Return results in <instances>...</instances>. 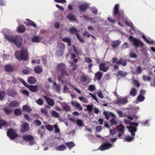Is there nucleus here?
Wrapping results in <instances>:
<instances>
[{
	"label": "nucleus",
	"mask_w": 155,
	"mask_h": 155,
	"mask_svg": "<svg viewBox=\"0 0 155 155\" xmlns=\"http://www.w3.org/2000/svg\"><path fill=\"white\" fill-rule=\"evenodd\" d=\"M28 88L32 92H36L38 90V87L36 85H30L29 86Z\"/></svg>",
	"instance_id": "2f4dec72"
},
{
	"label": "nucleus",
	"mask_w": 155,
	"mask_h": 155,
	"mask_svg": "<svg viewBox=\"0 0 155 155\" xmlns=\"http://www.w3.org/2000/svg\"><path fill=\"white\" fill-rule=\"evenodd\" d=\"M66 148V147L65 145L63 144H61L56 149L57 150L63 151L65 150Z\"/></svg>",
	"instance_id": "c9c22d12"
},
{
	"label": "nucleus",
	"mask_w": 155,
	"mask_h": 155,
	"mask_svg": "<svg viewBox=\"0 0 155 155\" xmlns=\"http://www.w3.org/2000/svg\"><path fill=\"white\" fill-rule=\"evenodd\" d=\"M71 66L72 67V70L73 71H74L77 67V65L76 64H74L73 62L71 63Z\"/></svg>",
	"instance_id": "e2e57ef3"
},
{
	"label": "nucleus",
	"mask_w": 155,
	"mask_h": 155,
	"mask_svg": "<svg viewBox=\"0 0 155 155\" xmlns=\"http://www.w3.org/2000/svg\"><path fill=\"white\" fill-rule=\"evenodd\" d=\"M7 135L12 140H14L18 137L17 132L11 128L8 129L7 131Z\"/></svg>",
	"instance_id": "423d86ee"
},
{
	"label": "nucleus",
	"mask_w": 155,
	"mask_h": 155,
	"mask_svg": "<svg viewBox=\"0 0 155 155\" xmlns=\"http://www.w3.org/2000/svg\"><path fill=\"white\" fill-rule=\"evenodd\" d=\"M6 38L8 41L13 43L17 48H20L21 47L23 43V40L21 37L19 35H8Z\"/></svg>",
	"instance_id": "f03ea898"
},
{
	"label": "nucleus",
	"mask_w": 155,
	"mask_h": 155,
	"mask_svg": "<svg viewBox=\"0 0 155 155\" xmlns=\"http://www.w3.org/2000/svg\"><path fill=\"white\" fill-rule=\"evenodd\" d=\"M133 137H132L129 136H127L126 137L125 140L127 141L130 142L133 140Z\"/></svg>",
	"instance_id": "3c124183"
},
{
	"label": "nucleus",
	"mask_w": 155,
	"mask_h": 155,
	"mask_svg": "<svg viewBox=\"0 0 155 155\" xmlns=\"http://www.w3.org/2000/svg\"><path fill=\"white\" fill-rule=\"evenodd\" d=\"M113 15L114 17L117 18L118 21H121L122 22L124 21L127 26H133L132 23L128 21L124 16L123 11H119L118 4L115 5L114 7Z\"/></svg>",
	"instance_id": "f257e3e1"
},
{
	"label": "nucleus",
	"mask_w": 155,
	"mask_h": 155,
	"mask_svg": "<svg viewBox=\"0 0 155 155\" xmlns=\"http://www.w3.org/2000/svg\"><path fill=\"white\" fill-rule=\"evenodd\" d=\"M25 24L27 25L32 26L35 28H37L36 24L33 21L28 19H26V21L25 22Z\"/></svg>",
	"instance_id": "a211bd4d"
},
{
	"label": "nucleus",
	"mask_w": 155,
	"mask_h": 155,
	"mask_svg": "<svg viewBox=\"0 0 155 155\" xmlns=\"http://www.w3.org/2000/svg\"><path fill=\"white\" fill-rule=\"evenodd\" d=\"M120 42L119 40L113 41L111 43V45L113 48H115L118 47L120 45Z\"/></svg>",
	"instance_id": "7c9ffc66"
},
{
	"label": "nucleus",
	"mask_w": 155,
	"mask_h": 155,
	"mask_svg": "<svg viewBox=\"0 0 155 155\" xmlns=\"http://www.w3.org/2000/svg\"><path fill=\"white\" fill-rule=\"evenodd\" d=\"M133 84H134L135 86L136 87H139L140 86V84L138 81L137 80H133Z\"/></svg>",
	"instance_id": "a18cd8bd"
},
{
	"label": "nucleus",
	"mask_w": 155,
	"mask_h": 155,
	"mask_svg": "<svg viewBox=\"0 0 155 155\" xmlns=\"http://www.w3.org/2000/svg\"><path fill=\"white\" fill-rule=\"evenodd\" d=\"M65 66L62 63L59 64L57 66V69L59 71L61 72V76L63 77L64 75H67L66 72L65 70Z\"/></svg>",
	"instance_id": "6e6552de"
},
{
	"label": "nucleus",
	"mask_w": 155,
	"mask_h": 155,
	"mask_svg": "<svg viewBox=\"0 0 155 155\" xmlns=\"http://www.w3.org/2000/svg\"><path fill=\"white\" fill-rule=\"evenodd\" d=\"M142 71V69L140 66H138L137 67L136 69V72L138 74H140Z\"/></svg>",
	"instance_id": "864d4df0"
},
{
	"label": "nucleus",
	"mask_w": 155,
	"mask_h": 155,
	"mask_svg": "<svg viewBox=\"0 0 155 155\" xmlns=\"http://www.w3.org/2000/svg\"><path fill=\"white\" fill-rule=\"evenodd\" d=\"M14 113L16 115H21V111L18 108L16 109L15 110Z\"/></svg>",
	"instance_id": "09e8293b"
},
{
	"label": "nucleus",
	"mask_w": 155,
	"mask_h": 155,
	"mask_svg": "<svg viewBox=\"0 0 155 155\" xmlns=\"http://www.w3.org/2000/svg\"><path fill=\"white\" fill-rule=\"evenodd\" d=\"M22 138L23 140L26 141H30L29 144L32 145L34 143L33 141L35 140L34 138L30 135H25L23 136Z\"/></svg>",
	"instance_id": "1a4fd4ad"
},
{
	"label": "nucleus",
	"mask_w": 155,
	"mask_h": 155,
	"mask_svg": "<svg viewBox=\"0 0 155 155\" xmlns=\"http://www.w3.org/2000/svg\"><path fill=\"white\" fill-rule=\"evenodd\" d=\"M34 123L37 126H40L41 125V122L38 120H35L34 121Z\"/></svg>",
	"instance_id": "13d9d810"
},
{
	"label": "nucleus",
	"mask_w": 155,
	"mask_h": 155,
	"mask_svg": "<svg viewBox=\"0 0 155 155\" xmlns=\"http://www.w3.org/2000/svg\"><path fill=\"white\" fill-rule=\"evenodd\" d=\"M53 127L55 129V133H60V130L59 128L58 127V126L56 124H55L53 126Z\"/></svg>",
	"instance_id": "603ef678"
},
{
	"label": "nucleus",
	"mask_w": 155,
	"mask_h": 155,
	"mask_svg": "<svg viewBox=\"0 0 155 155\" xmlns=\"http://www.w3.org/2000/svg\"><path fill=\"white\" fill-rule=\"evenodd\" d=\"M17 30L18 32L23 33L25 31V28L24 26L20 25L18 27Z\"/></svg>",
	"instance_id": "f704fd0d"
},
{
	"label": "nucleus",
	"mask_w": 155,
	"mask_h": 155,
	"mask_svg": "<svg viewBox=\"0 0 155 155\" xmlns=\"http://www.w3.org/2000/svg\"><path fill=\"white\" fill-rule=\"evenodd\" d=\"M71 104L73 106L79 109L80 110H82L83 108L81 104L76 101H72Z\"/></svg>",
	"instance_id": "412c9836"
},
{
	"label": "nucleus",
	"mask_w": 155,
	"mask_h": 155,
	"mask_svg": "<svg viewBox=\"0 0 155 155\" xmlns=\"http://www.w3.org/2000/svg\"><path fill=\"white\" fill-rule=\"evenodd\" d=\"M36 103L38 104L41 105L43 104L44 102L41 99L39 98L36 101Z\"/></svg>",
	"instance_id": "052dcab7"
},
{
	"label": "nucleus",
	"mask_w": 155,
	"mask_h": 155,
	"mask_svg": "<svg viewBox=\"0 0 155 155\" xmlns=\"http://www.w3.org/2000/svg\"><path fill=\"white\" fill-rule=\"evenodd\" d=\"M62 41L64 42L68 43V46H71V41L70 39L68 38H63L62 40Z\"/></svg>",
	"instance_id": "72a5a7b5"
},
{
	"label": "nucleus",
	"mask_w": 155,
	"mask_h": 155,
	"mask_svg": "<svg viewBox=\"0 0 155 155\" xmlns=\"http://www.w3.org/2000/svg\"><path fill=\"white\" fill-rule=\"evenodd\" d=\"M76 122L77 125L79 127H81L84 126V124L82 120L81 119H77L76 120Z\"/></svg>",
	"instance_id": "e433bc0d"
},
{
	"label": "nucleus",
	"mask_w": 155,
	"mask_h": 155,
	"mask_svg": "<svg viewBox=\"0 0 155 155\" xmlns=\"http://www.w3.org/2000/svg\"><path fill=\"white\" fill-rule=\"evenodd\" d=\"M20 102L17 101H12L8 104V106L12 107H18L19 105Z\"/></svg>",
	"instance_id": "f3484780"
},
{
	"label": "nucleus",
	"mask_w": 155,
	"mask_h": 155,
	"mask_svg": "<svg viewBox=\"0 0 155 155\" xmlns=\"http://www.w3.org/2000/svg\"><path fill=\"white\" fill-rule=\"evenodd\" d=\"M103 76V73L101 72H97L95 75V78L99 81L101 80Z\"/></svg>",
	"instance_id": "cd10ccee"
},
{
	"label": "nucleus",
	"mask_w": 155,
	"mask_h": 155,
	"mask_svg": "<svg viewBox=\"0 0 155 155\" xmlns=\"http://www.w3.org/2000/svg\"><path fill=\"white\" fill-rule=\"evenodd\" d=\"M110 114L112 116H113V117H112V119L110 120V121L111 126L117 125V121L116 119V117L112 113H110Z\"/></svg>",
	"instance_id": "6ab92c4d"
},
{
	"label": "nucleus",
	"mask_w": 155,
	"mask_h": 155,
	"mask_svg": "<svg viewBox=\"0 0 155 155\" xmlns=\"http://www.w3.org/2000/svg\"><path fill=\"white\" fill-rule=\"evenodd\" d=\"M43 38L41 37L35 36L31 38V41L32 42L38 43L40 42L39 40L42 39Z\"/></svg>",
	"instance_id": "bb28decb"
},
{
	"label": "nucleus",
	"mask_w": 155,
	"mask_h": 155,
	"mask_svg": "<svg viewBox=\"0 0 155 155\" xmlns=\"http://www.w3.org/2000/svg\"><path fill=\"white\" fill-rule=\"evenodd\" d=\"M124 127L122 124H120L117 127V130L119 132L124 133Z\"/></svg>",
	"instance_id": "c85d7f7f"
},
{
	"label": "nucleus",
	"mask_w": 155,
	"mask_h": 155,
	"mask_svg": "<svg viewBox=\"0 0 155 155\" xmlns=\"http://www.w3.org/2000/svg\"><path fill=\"white\" fill-rule=\"evenodd\" d=\"M23 109L24 111H27L30 112L31 111V109H30L28 106L27 105H25L23 106Z\"/></svg>",
	"instance_id": "79ce46f5"
},
{
	"label": "nucleus",
	"mask_w": 155,
	"mask_h": 155,
	"mask_svg": "<svg viewBox=\"0 0 155 155\" xmlns=\"http://www.w3.org/2000/svg\"><path fill=\"white\" fill-rule=\"evenodd\" d=\"M109 68V66H107L106 64L104 62L101 63L99 66V69L104 72L107 71Z\"/></svg>",
	"instance_id": "9b49d317"
},
{
	"label": "nucleus",
	"mask_w": 155,
	"mask_h": 155,
	"mask_svg": "<svg viewBox=\"0 0 155 155\" xmlns=\"http://www.w3.org/2000/svg\"><path fill=\"white\" fill-rule=\"evenodd\" d=\"M21 93L24 95L28 96L29 95V93L28 91L25 90L23 89L21 91Z\"/></svg>",
	"instance_id": "69168bd1"
},
{
	"label": "nucleus",
	"mask_w": 155,
	"mask_h": 155,
	"mask_svg": "<svg viewBox=\"0 0 155 155\" xmlns=\"http://www.w3.org/2000/svg\"><path fill=\"white\" fill-rule=\"evenodd\" d=\"M65 144L67 146L69 150L71 149L75 146V144L72 141L69 142H66Z\"/></svg>",
	"instance_id": "c756f323"
},
{
	"label": "nucleus",
	"mask_w": 155,
	"mask_h": 155,
	"mask_svg": "<svg viewBox=\"0 0 155 155\" xmlns=\"http://www.w3.org/2000/svg\"><path fill=\"white\" fill-rule=\"evenodd\" d=\"M88 89L89 90L93 91L95 90L96 87L95 85L94 84L90 85L88 86Z\"/></svg>",
	"instance_id": "49530a36"
},
{
	"label": "nucleus",
	"mask_w": 155,
	"mask_h": 155,
	"mask_svg": "<svg viewBox=\"0 0 155 155\" xmlns=\"http://www.w3.org/2000/svg\"><path fill=\"white\" fill-rule=\"evenodd\" d=\"M128 103V99L126 97L118 98L115 103L118 105H125Z\"/></svg>",
	"instance_id": "9d476101"
},
{
	"label": "nucleus",
	"mask_w": 155,
	"mask_h": 155,
	"mask_svg": "<svg viewBox=\"0 0 155 155\" xmlns=\"http://www.w3.org/2000/svg\"><path fill=\"white\" fill-rule=\"evenodd\" d=\"M56 91L57 92H59L60 91L61 87L59 84H58L55 86Z\"/></svg>",
	"instance_id": "774afa93"
},
{
	"label": "nucleus",
	"mask_w": 155,
	"mask_h": 155,
	"mask_svg": "<svg viewBox=\"0 0 155 155\" xmlns=\"http://www.w3.org/2000/svg\"><path fill=\"white\" fill-rule=\"evenodd\" d=\"M113 145L110 143H105L102 144L100 147V149L101 151H103L106 149H108L111 147Z\"/></svg>",
	"instance_id": "f8f14e48"
},
{
	"label": "nucleus",
	"mask_w": 155,
	"mask_h": 155,
	"mask_svg": "<svg viewBox=\"0 0 155 155\" xmlns=\"http://www.w3.org/2000/svg\"><path fill=\"white\" fill-rule=\"evenodd\" d=\"M3 110L5 112V113L7 115L9 114L12 112V111L11 110H10L8 107H5L4 108Z\"/></svg>",
	"instance_id": "a19ab883"
},
{
	"label": "nucleus",
	"mask_w": 155,
	"mask_h": 155,
	"mask_svg": "<svg viewBox=\"0 0 155 155\" xmlns=\"http://www.w3.org/2000/svg\"><path fill=\"white\" fill-rule=\"evenodd\" d=\"M112 63H116L118 65L121 64L123 66H125L127 64V62L125 61L122 58H121L119 60H118V58L116 57H114L112 58Z\"/></svg>",
	"instance_id": "0eeeda50"
},
{
	"label": "nucleus",
	"mask_w": 155,
	"mask_h": 155,
	"mask_svg": "<svg viewBox=\"0 0 155 155\" xmlns=\"http://www.w3.org/2000/svg\"><path fill=\"white\" fill-rule=\"evenodd\" d=\"M44 97L46 101L48 104L49 106L53 107L54 105L55 102L51 98L45 96H44Z\"/></svg>",
	"instance_id": "ddd939ff"
},
{
	"label": "nucleus",
	"mask_w": 155,
	"mask_h": 155,
	"mask_svg": "<svg viewBox=\"0 0 155 155\" xmlns=\"http://www.w3.org/2000/svg\"><path fill=\"white\" fill-rule=\"evenodd\" d=\"M41 112L45 115H46L48 114L47 110L44 108H42L41 109Z\"/></svg>",
	"instance_id": "5fc2aeb1"
},
{
	"label": "nucleus",
	"mask_w": 155,
	"mask_h": 155,
	"mask_svg": "<svg viewBox=\"0 0 155 155\" xmlns=\"http://www.w3.org/2000/svg\"><path fill=\"white\" fill-rule=\"evenodd\" d=\"M143 80L144 81H150L151 80V78L150 77H147L145 75H143Z\"/></svg>",
	"instance_id": "680f3d73"
},
{
	"label": "nucleus",
	"mask_w": 155,
	"mask_h": 155,
	"mask_svg": "<svg viewBox=\"0 0 155 155\" xmlns=\"http://www.w3.org/2000/svg\"><path fill=\"white\" fill-rule=\"evenodd\" d=\"M137 90L135 88L133 87L130 91V95L134 97L137 94Z\"/></svg>",
	"instance_id": "473e14b6"
},
{
	"label": "nucleus",
	"mask_w": 155,
	"mask_h": 155,
	"mask_svg": "<svg viewBox=\"0 0 155 155\" xmlns=\"http://www.w3.org/2000/svg\"><path fill=\"white\" fill-rule=\"evenodd\" d=\"M67 18L71 21H75L76 20L75 16L72 13L69 14L67 16Z\"/></svg>",
	"instance_id": "4be33fe9"
},
{
	"label": "nucleus",
	"mask_w": 155,
	"mask_h": 155,
	"mask_svg": "<svg viewBox=\"0 0 155 155\" xmlns=\"http://www.w3.org/2000/svg\"><path fill=\"white\" fill-rule=\"evenodd\" d=\"M5 96V92L3 91H0V100H3Z\"/></svg>",
	"instance_id": "4c0bfd02"
},
{
	"label": "nucleus",
	"mask_w": 155,
	"mask_h": 155,
	"mask_svg": "<svg viewBox=\"0 0 155 155\" xmlns=\"http://www.w3.org/2000/svg\"><path fill=\"white\" fill-rule=\"evenodd\" d=\"M46 128L48 130L51 131L53 130V127L50 125H45Z\"/></svg>",
	"instance_id": "bf43d9fd"
},
{
	"label": "nucleus",
	"mask_w": 155,
	"mask_h": 155,
	"mask_svg": "<svg viewBox=\"0 0 155 155\" xmlns=\"http://www.w3.org/2000/svg\"><path fill=\"white\" fill-rule=\"evenodd\" d=\"M5 71L8 72H12L14 70L13 67L11 65L7 64L5 67Z\"/></svg>",
	"instance_id": "aec40b11"
},
{
	"label": "nucleus",
	"mask_w": 155,
	"mask_h": 155,
	"mask_svg": "<svg viewBox=\"0 0 155 155\" xmlns=\"http://www.w3.org/2000/svg\"><path fill=\"white\" fill-rule=\"evenodd\" d=\"M145 99V97L143 95H139L137 98V101L140 102L143 101Z\"/></svg>",
	"instance_id": "ea45409f"
},
{
	"label": "nucleus",
	"mask_w": 155,
	"mask_h": 155,
	"mask_svg": "<svg viewBox=\"0 0 155 155\" xmlns=\"http://www.w3.org/2000/svg\"><path fill=\"white\" fill-rule=\"evenodd\" d=\"M88 7V5L86 4H81L78 6V8H79V11L80 12H85Z\"/></svg>",
	"instance_id": "2eb2a0df"
},
{
	"label": "nucleus",
	"mask_w": 155,
	"mask_h": 155,
	"mask_svg": "<svg viewBox=\"0 0 155 155\" xmlns=\"http://www.w3.org/2000/svg\"><path fill=\"white\" fill-rule=\"evenodd\" d=\"M20 81L25 86L28 88L29 86L30 85H29L26 82H25L23 79H21Z\"/></svg>",
	"instance_id": "4d7b16f0"
},
{
	"label": "nucleus",
	"mask_w": 155,
	"mask_h": 155,
	"mask_svg": "<svg viewBox=\"0 0 155 155\" xmlns=\"http://www.w3.org/2000/svg\"><path fill=\"white\" fill-rule=\"evenodd\" d=\"M87 110L90 112H91L92 110L93 106L90 105H87L86 106Z\"/></svg>",
	"instance_id": "6e6d98bb"
},
{
	"label": "nucleus",
	"mask_w": 155,
	"mask_h": 155,
	"mask_svg": "<svg viewBox=\"0 0 155 155\" xmlns=\"http://www.w3.org/2000/svg\"><path fill=\"white\" fill-rule=\"evenodd\" d=\"M81 80L82 82H86L87 81V78L84 75H82L81 78Z\"/></svg>",
	"instance_id": "338daca9"
},
{
	"label": "nucleus",
	"mask_w": 155,
	"mask_h": 155,
	"mask_svg": "<svg viewBox=\"0 0 155 155\" xmlns=\"http://www.w3.org/2000/svg\"><path fill=\"white\" fill-rule=\"evenodd\" d=\"M34 69L35 73L37 74L41 73L43 71L42 68L39 65H37L35 66Z\"/></svg>",
	"instance_id": "393cba45"
},
{
	"label": "nucleus",
	"mask_w": 155,
	"mask_h": 155,
	"mask_svg": "<svg viewBox=\"0 0 155 155\" xmlns=\"http://www.w3.org/2000/svg\"><path fill=\"white\" fill-rule=\"evenodd\" d=\"M70 32L72 34L76 33L77 34V30L74 28H71L70 29Z\"/></svg>",
	"instance_id": "8fccbe9b"
},
{
	"label": "nucleus",
	"mask_w": 155,
	"mask_h": 155,
	"mask_svg": "<svg viewBox=\"0 0 155 155\" xmlns=\"http://www.w3.org/2000/svg\"><path fill=\"white\" fill-rule=\"evenodd\" d=\"M15 56L16 58L20 61H27L28 57L27 50L24 48L22 49L21 51H15Z\"/></svg>",
	"instance_id": "7ed1b4c3"
},
{
	"label": "nucleus",
	"mask_w": 155,
	"mask_h": 155,
	"mask_svg": "<svg viewBox=\"0 0 155 155\" xmlns=\"http://www.w3.org/2000/svg\"><path fill=\"white\" fill-rule=\"evenodd\" d=\"M64 48L65 45L63 43L61 42L58 43L56 51V56L58 57L62 56L64 53L63 50Z\"/></svg>",
	"instance_id": "39448f33"
},
{
	"label": "nucleus",
	"mask_w": 155,
	"mask_h": 155,
	"mask_svg": "<svg viewBox=\"0 0 155 155\" xmlns=\"http://www.w3.org/2000/svg\"><path fill=\"white\" fill-rule=\"evenodd\" d=\"M127 128L128 129L129 131L130 132L131 136L134 137L135 136V132L137 130V128L136 127L133 126H127Z\"/></svg>",
	"instance_id": "dca6fc26"
},
{
	"label": "nucleus",
	"mask_w": 155,
	"mask_h": 155,
	"mask_svg": "<svg viewBox=\"0 0 155 155\" xmlns=\"http://www.w3.org/2000/svg\"><path fill=\"white\" fill-rule=\"evenodd\" d=\"M29 130V125L28 123H23L21 125V131L24 132L28 131Z\"/></svg>",
	"instance_id": "4468645a"
},
{
	"label": "nucleus",
	"mask_w": 155,
	"mask_h": 155,
	"mask_svg": "<svg viewBox=\"0 0 155 155\" xmlns=\"http://www.w3.org/2000/svg\"><path fill=\"white\" fill-rule=\"evenodd\" d=\"M74 51V52L77 54H81L82 53V52L81 51H80L78 49L76 48L75 46H73Z\"/></svg>",
	"instance_id": "c03bdc74"
},
{
	"label": "nucleus",
	"mask_w": 155,
	"mask_h": 155,
	"mask_svg": "<svg viewBox=\"0 0 155 155\" xmlns=\"http://www.w3.org/2000/svg\"><path fill=\"white\" fill-rule=\"evenodd\" d=\"M84 61L88 64V67L89 68L91 69L93 66V64L91 63L92 61V60L89 58L86 57L85 58Z\"/></svg>",
	"instance_id": "5701e85b"
},
{
	"label": "nucleus",
	"mask_w": 155,
	"mask_h": 155,
	"mask_svg": "<svg viewBox=\"0 0 155 155\" xmlns=\"http://www.w3.org/2000/svg\"><path fill=\"white\" fill-rule=\"evenodd\" d=\"M7 123L6 121L0 119V129H2V127L6 125Z\"/></svg>",
	"instance_id": "37998d69"
},
{
	"label": "nucleus",
	"mask_w": 155,
	"mask_h": 155,
	"mask_svg": "<svg viewBox=\"0 0 155 155\" xmlns=\"http://www.w3.org/2000/svg\"><path fill=\"white\" fill-rule=\"evenodd\" d=\"M36 81V79L34 77H30L28 78V82L30 84H35Z\"/></svg>",
	"instance_id": "b1692460"
},
{
	"label": "nucleus",
	"mask_w": 155,
	"mask_h": 155,
	"mask_svg": "<svg viewBox=\"0 0 155 155\" xmlns=\"http://www.w3.org/2000/svg\"><path fill=\"white\" fill-rule=\"evenodd\" d=\"M110 134L111 135H113L115 134L116 133V130L115 128L113 129H110Z\"/></svg>",
	"instance_id": "0e129e2a"
},
{
	"label": "nucleus",
	"mask_w": 155,
	"mask_h": 155,
	"mask_svg": "<svg viewBox=\"0 0 155 155\" xmlns=\"http://www.w3.org/2000/svg\"><path fill=\"white\" fill-rule=\"evenodd\" d=\"M62 107L66 112L69 111L70 110V107L69 106L68 104L65 102H64L63 103L62 105Z\"/></svg>",
	"instance_id": "a878e982"
},
{
	"label": "nucleus",
	"mask_w": 155,
	"mask_h": 155,
	"mask_svg": "<svg viewBox=\"0 0 155 155\" xmlns=\"http://www.w3.org/2000/svg\"><path fill=\"white\" fill-rule=\"evenodd\" d=\"M78 99L84 103H88V101L87 100L83 97H79Z\"/></svg>",
	"instance_id": "de8ad7c7"
},
{
	"label": "nucleus",
	"mask_w": 155,
	"mask_h": 155,
	"mask_svg": "<svg viewBox=\"0 0 155 155\" xmlns=\"http://www.w3.org/2000/svg\"><path fill=\"white\" fill-rule=\"evenodd\" d=\"M129 40L136 47L140 46L141 47L144 45V44L139 39L134 38L133 36H130L129 38Z\"/></svg>",
	"instance_id": "20e7f679"
},
{
	"label": "nucleus",
	"mask_w": 155,
	"mask_h": 155,
	"mask_svg": "<svg viewBox=\"0 0 155 155\" xmlns=\"http://www.w3.org/2000/svg\"><path fill=\"white\" fill-rule=\"evenodd\" d=\"M51 116L53 117L57 118H58L60 117V115L59 113L54 110L52 112Z\"/></svg>",
	"instance_id": "58836bf2"
}]
</instances>
